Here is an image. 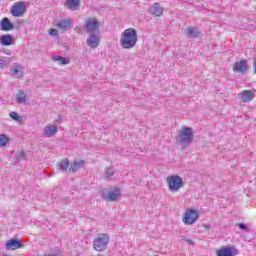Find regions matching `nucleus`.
Wrapping results in <instances>:
<instances>
[{"label": "nucleus", "mask_w": 256, "mask_h": 256, "mask_svg": "<svg viewBox=\"0 0 256 256\" xmlns=\"http://www.w3.org/2000/svg\"><path fill=\"white\" fill-rule=\"evenodd\" d=\"M204 229H206L207 231H209L211 229V226L209 224H204L203 225Z\"/></svg>", "instance_id": "nucleus-30"}, {"label": "nucleus", "mask_w": 256, "mask_h": 256, "mask_svg": "<svg viewBox=\"0 0 256 256\" xmlns=\"http://www.w3.org/2000/svg\"><path fill=\"white\" fill-rule=\"evenodd\" d=\"M178 141L184 145H189V143L193 141V130L189 127L180 129L178 133Z\"/></svg>", "instance_id": "nucleus-3"}, {"label": "nucleus", "mask_w": 256, "mask_h": 256, "mask_svg": "<svg viewBox=\"0 0 256 256\" xmlns=\"http://www.w3.org/2000/svg\"><path fill=\"white\" fill-rule=\"evenodd\" d=\"M56 27L62 31H66V29L71 27V21L69 19H62L56 24Z\"/></svg>", "instance_id": "nucleus-17"}, {"label": "nucleus", "mask_w": 256, "mask_h": 256, "mask_svg": "<svg viewBox=\"0 0 256 256\" xmlns=\"http://www.w3.org/2000/svg\"><path fill=\"white\" fill-rule=\"evenodd\" d=\"M239 251L235 247H223L216 252L217 256H235Z\"/></svg>", "instance_id": "nucleus-10"}, {"label": "nucleus", "mask_w": 256, "mask_h": 256, "mask_svg": "<svg viewBox=\"0 0 256 256\" xmlns=\"http://www.w3.org/2000/svg\"><path fill=\"white\" fill-rule=\"evenodd\" d=\"M199 219V212L194 209H187L183 219L185 225H193Z\"/></svg>", "instance_id": "nucleus-5"}, {"label": "nucleus", "mask_w": 256, "mask_h": 256, "mask_svg": "<svg viewBox=\"0 0 256 256\" xmlns=\"http://www.w3.org/2000/svg\"><path fill=\"white\" fill-rule=\"evenodd\" d=\"M21 247H23V243L18 239H11L6 243V249H11L12 251L21 249Z\"/></svg>", "instance_id": "nucleus-12"}, {"label": "nucleus", "mask_w": 256, "mask_h": 256, "mask_svg": "<svg viewBox=\"0 0 256 256\" xmlns=\"http://www.w3.org/2000/svg\"><path fill=\"white\" fill-rule=\"evenodd\" d=\"M10 117L11 119H14V121L21 122V117L19 116V114H17V112H11Z\"/></svg>", "instance_id": "nucleus-27"}, {"label": "nucleus", "mask_w": 256, "mask_h": 256, "mask_svg": "<svg viewBox=\"0 0 256 256\" xmlns=\"http://www.w3.org/2000/svg\"><path fill=\"white\" fill-rule=\"evenodd\" d=\"M120 45L123 49H133L137 45V30L133 28L124 30L120 38Z\"/></svg>", "instance_id": "nucleus-1"}, {"label": "nucleus", "mask_w": 256, "mask_h": 256, "mask_svg": "<svg viewBox=\"0 0 256 256\" xmlns=\"http://www.w3.org/2000/svg\"><path fill=\"white\" fill-rule=\"evenodd\" d=\"M187 37L195 38L199 36V30L197 28H188L186 31Z\"/></svg>", "instance_id": "nucleus-22"}, {"label": "nucleus", "mask_w": 256, "mask_h": 256, "mask_svg": "<svg viewBox=\"0 0 256 256\" xmlns=\"http://www.w3.org/2000/svg\"><path fill=\"white\" fill-rule=\"evenodd\" d=\"M79 5H81V1L79 0L66 1V7H68V9H70L71 11H77V9H79Z\"/></svg>", "instance_id": "nucleus-16"}, {"label": "nucleus", "mask_w": 256, "mask_h": 256, "mask_svg": "<svg viewBox=\"0 0 256 256\" xmlns=\"http://www.w3.org/2000/svg\"><path fill=\"white\" fill-rule=\"evenodd\" d=\"M15 43V40L13 39V36L7 34L0 37V45H3L4 47H9V45H13Z\"/></svg>", "instance_id": "nucleus-13"}, {"label": "nucleus", "mask_w": 256, "mask_h": 256, "mask_svg": "<svg viewBox=\"0 0 256 256\" xmlns=\"http://www.w3.org/2000/svg\"><path fill=\"white\" fill-rule=\"evenodd\" d=\"M255 98V93L251 90H244L240 93L242 103H249Z\"/></svg>", "instance_id": "nucleus-11"}, {"label": "nucleus", "mask_w": 256, "mask_h": 256, "mask_svg": "<svg viewBox=\"0 0 256 256\" xmlns=\"http://www.w3.org/2000/svg\"><path fill=\"white\" fill-rule=\"evenodd\" d=\"M99 27H101V23H99V20L97 18H88L85 21L84 29L91 33L93 31H99Z\"/></svg>", "instance_id": "nucleus-7"}, {"label": "nucleus", "mask_w": 256, "mask_h": 256, "mask_svg": "<svg viewBox=\"0 0 256 256\" xmlns=\"http://www.w3.org/2000/svg\"><path fill=\"white\" fill-rule=\"evenodd\" d=\"M107 245H109V236L107 234H99L93 241L95 251H105Z\"/></svg>", "instance_id": "nucleus-2"}, {"label": "nucleus", "mask_w": 256, "mask_h": 256, "mask_svg": "<svg viewBox=\"0 0 256 256\" xmlns=\"http://www.w3.org/2000/svg\"><path fill=\"white\" fill-rule=\"evenodd\" d=\"M58 129L57 126H53V125H47L44 128V133L47 137H51L53 135H55V133H57Z\"/></svg>", "instance_id": "nucleus-20"}, {"label": "nucleus", "mask_w": 256, "mask_h": 256, "mask_svg": "<svg viewBox=\"0 0 256 256\" xmlns=\"http://www.w3.org/2000/svg\"><path fill=\"white\" fill-rule=\"evenodd\" d=\"M167 183L170 191L176 192L183 187V178L177 175H170L167 177Z\"/></svg>", "instance_id": "nucleus-4"}, {"label": "nucleus", "mask_w": 256, "mask_h": 256, "mask_svg": "<svg viewBox=\"0 0 256 256\" xmlns=\"http://www.w3.org/2000/svg\"><path fill=\"white\" fill-rule=\"evenodd\" d=\"M59 167L62 171H67L69 169V160L65 158L64 160L60 161Z\"/></svg>", "instance_id": "nucleus-26"}, {"label": "nucleus", "mask_w": 256, "mask_h": 256, "mask_svg": "<svg viewBox=\"0 0 256 256\" xmlns=\"http://www.w3.org/2000/svg\"><path fill=\"white\" fill-rule=\"evenodd\" d=\"M23 71H24L23 67H21L20 65H16L12 70V75L17 79H20V77H23Z\"/></svg>", "instance_id": "nucleus-21"}, {"label": "nucleus", "mask_w": 256, "mask_h": 256, "mask_svg": "<svg viewBox=\"0 0 256 256\" xmlns=\"http://www.w3.org/2000/svg\"><path fill=\"white\" fill-rule=\"evenodd\" d=\"M88 47H91L93 49H95V47H99V36L97 35H91L88 40Z\"/></svg>", "instance_id": "nucleus-18"}, {"label": "nucleus", "mask_w": 256, "mask_h": 256, "mask_svg": "<svg viewBox=\"0 0 256 256\" xmlns=\"http://www.w3.org/2000/svg\"><path fill=\"white\" fill-rule=\"evenodd\" d=\"M16 101L17 103H25V101H27V95H25V92L19 91L16 95Z\"/></svg>", "instance_id": "nucleus-23"}, {"label": "nucleus", "mask_w": 256, "mask_h": 256, "mask_svg": "<svg viewBox=\"0 0 256 256\" xmlns=\"http://www.w3.org/2000/svg\"><path fill=\"white\" fill-rule=\"evenodd\" d=\"M83 165H85V161H83V160L74 161L71 164L69 171H71L72 173H76V171H79V169H82Z\"/></svg>", "instance_id": "nucleus-19"}, {"label": "nucleus", "mask_w": 256, "mask_h": 256, "mask_svg": "<svg viewBox=\"0 0 256 256\" xmlns=\"http://www.w3.org/2000/svg\"><path fill=\"white\" fill-rule=\"evenodd\" d=\"M233 71L236 73H240V75H245L249 70V64L247 59H241L240 61H236L233 65Z\"/></svg>", "instance_id": "nucleus-6"}, {"label": "nucleus", "mask_w": 256, "mask_h": 256, "mask_svg": "<svg viewBox=\"0 0 256 256\" xmlns=\"http://www.w3.org/2000/svg\"><path fill=\"white\" fill-rule=\"evenodd\" d=\"M239 229H247V227L245 226V224H239Z\"/></svg>", "instance_id": "nucleus-31"}, {"label": "nucleus", "mask_w": 256, "mask_h": 256, "mask_svg": "<svg viewBox=\"0 0 256 256\" xmlns=\"http://www.w3.org/2000/svg\"><path fill=\"white\" fill-rule=\"evenodd\" d=\"M106 177H113V172L111 171H106Z\"/></svg>", "instance_id": "nucleus-29"}, {"label": "nucleus", "mask_w": 256, "mask_h": 256, "mask_svg": "<svg viewBox=\"0 0 256 256\" xmlns=\"http://www.w3.org/2000/svg\"><path fill=\"white\" fill-rule=\"evenodd\" d=\"M53 61H59L60 65H69V63H71V60H69V58H63L61 56H55L53 58Z\"/></svg>", "instance_id": "nucleus-24"}, {"label": "nucleus", "mask_w": 256, "mask_h": 256, "mask_svg": "<svg viewBox=\"0 0 256 256\" xmlns=\"http://www.w3.org/2000/svg\"><path fill=\"white\" fill-rule=\"evenodd\" d=\"M13 27V23L9 21V18H3L0 22L1 31H11Z\"/></svg>", "instance_id": "nucleus-15"}, {"label": "nucleus", "mask_w": 256, "mask_h": 256, "mask_svg": "<svg viewBox=\"0 0 256 256\" xmlns=\"http://www.w3.org/2000/svg\"><path fill=\"white\" fill-rule=\"evenodd\" d=\"M49 35H52L53 37H57V35H58L57 29L51 28V29L49 30Z\"/></svg>", "instance_id": "nucleus-28"}, {"label": "nucleus", "mask_w": 256, "mask_h": 256, "mask_svg": "<svg viewBox=\"0 0 256 256\" xmlns=\"http://www.w3.org/2000/svg\"><path fill=\"white\" fill-rule=\"evenodd\" d=\"M10 12H11V15H13V17H23V15H25L24 2L14 3L10 9Z\"/></svg>", "instance_id": "nucleus-8"}, {"label": "nucleus", "mask_w": 256, "mask_h": 256, "mask_svg": "<svg viewBox=\"0 0 256 256\" xmlns=\"http://www.w3.org/2000/svg\"><path fill=\"white\" fill-rule=\"evenodd\" d=\"M149 13L155 15L156 17H161V15H163V7H161L160 3H154V5L150 8Z\"/></svg>", "instance_id": "nucleus-14"}, {"label": "nucleus", "mask_w": 256, "mask_h": 256, "mask_svg": "<svg viewBox=\"0 0 256 256\" xmlns=\"http://www.w3.org/2000/svg\"><path fill=\"white\" fill-rule=\"evenodd\" d=\"M7 143H9V137L5 134H0V149L1 147H6Z\"/></svg>", "instance_id": "nucleus-25"}, {"label": "nucleus", "mask_w": 256, "mask_h": 256, "mask_svg": "<svg viewBox=\"0 0 256 256\" xmlns=\"http://www.w3.org/2000/svg\"><path fill=\"white\" fill-rule=\"evenodd\" d=\"M106 201H121V190L119 188H114L110 190L106 195H104Z\"/></svg>", "instance_id": "nucleus-9"}]
</instances>
